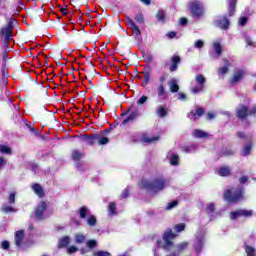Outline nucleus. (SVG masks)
<instances>
[{
    "instance_id": "obj_20",
    "label": "nucleus",
    "mask_w": 256,
    "mask_h": 256,
    "mask_svg": "<svg viewBox=\"0 0 256 256\" xmlns=\"http://www.w3.org/2000/svg\"><path fill=\"white\" fill-rule=\"evenodd\" d=\"M245 76V71L243 70H238L234 73L233 78L231 80V83L234 85V83H239L240 80L243 79Z\"/></svg>"
},
{
    "instance_id": "obj_48",
    "label": "nucleus",
    "mask_w": 256,
    "mask_h": 256,
    "mask_svg": "<svg viewBox=\"0 0 256 256\" xmlns=\"http://www.w3.org/2000/svg\"><path fill=\"white\" fill-rule=\"evenodd\" d=\"M151 81V74L149 72H144V83L145 85H149Z\"/></svg>"
},
{
    "instance_id": "obj_63",
    "label": "nucleus",
    "mask_w": 256,
    "mask_h": 256,
    "mask_svg": "<svg viewBox=\"0 0 256 256\" xmlns=\"http://www.w3.org/2000/svg\"><path fill=\"white\" fill-rule=\"evenodd\" d=\"M5 165V159L0 156V169L3 168Z\"/></svg>"
},
{
    "instance_id": "obj_50",
    "label": "nucleus",
    "mask_w": 256,
    "mask_h": 256,
    "mask_svg": "<svg viewBox=\"0 0 256 256\" xmlns=\"http://www.w3.org/2000/svg\"><path fill=\"white\" fill-rule=\"evenodd\" d=\"M148 99H149V98H148L147 96L143 95L142 97H140V98L138 99L137 104H138V105H144V103H147V100H148Z\"/></svg>"
},
{
    "instance_id": "obj_51",
    "label": "nucleus",
    "mask_w": 256,
    "mask_h": 256,
    "mask_svg": "<svg viewBox=\"0 0 256 256\" xmlns=\"http://www.w3.org/2000/svg\"><path fill=\"white\" fill-rule=\"evenodd\" d=\"M77 251H78L77 246H70V247H68V249H67V253H68L69 255H73V253H77Z\"/></svg>"
},
{
    "instance_id": "obj_23",
    "label": "nucleus",
    "mask_w": 256,
    "mask_h": 256,
    "mask_svg": "<svg viewBox=\"0 0 256 256\" xmlns=\"http://www.w3.org/2000/svg\"><path fill=\"white\" fill-rule=\"evenodd\" d=\"M177 79L173 78L169 81L168 85L171 93H177L179 91V84H177Z\"/></svg>"
},
{
    "instance_id": "obj_57",
    "label": "nucleus",
    "mask_w": 256,
    "mask_h": 256,
    "mask_svg": "<svg viewBox=\"0 0 256 256\" xmlns=\"http://www.w3.org/2000/svg\"><path fill=\"white\" fill-rule=\"evenodd\" d=\"M238 23L241 27H244V25H247V17H241Z\"/></svg>"
},
{
    "instance_id": "obj_30",
    "label": "nucleus",
    "mask_w": 256,
    "mask_h": 256,
    "mask_svg": "<svg viewBox=\"0 0 256 256\" xmlns=\"http://www.w3.org/2000/svg\"><path fill=\"white\" fill-rule=\"evenodd\" d=\"M3 213H17V209H15L13 206L4 204L2 206Z\"/></svg>"
},
{
    "instance_id": "obj_16",
    "label": "nucleus",
    "mask_w": 256,
    "mask_h": 256,
    "mask_svg": "<svg viewBox=\"0 0 256 256\" xmlns=\"http://www.w3.org/2000/svg\"><path fill=\"white\" fill-rule=\"evenodd\" d=\"M192 137L195 139H207V137H209V133L203 130L195 129L192 131Z\"/></svg>"
},
{
    "instance_id": "obj_60",
    "label": "nucleus",
    "mask_w": 256,
    "mask_h": 256,
    "mask_svg": "<svg viewBox=\"0 0 256 256\" xmlns=\"http://www.w3.org/2000/svg\"><path fill=\"white\" fill-rule=\"evenodd\" d=\"M248 180H249V178L247 176H242L239 181H240L241 185H243V184L247 183Z\"/></svg>"
},
{
    "instance_id": "obj_29",
    "label": "nucleus",
    "mask_w": 256,
    "mask_h": 256,
    "mask_svg": "<svg viewBox=\"0 0 256 256\" xmlns=\"http://www.w3.org/2000/svg\"><path fill=\"white\" fill-rule=\"evenodd\" d=\"M86 223L89 227H95V225H97V218L90 214V216L86 219Z\"/></svg>"
},
{
    "instance_id": "obj_28",
    "label": "nucleus",
    "mask_w": 256,
    "mask_h": 256,
    "mask_svg": "<svg viewBox=\"0 0 256 256\" xmlns=\"http://www.w3.org/2000/svg\"><path fill=\"white\" fill-rule=\"evenodd\" d=\"M95 139H98L97 135H95V136H88V135L82 136V141H85V143H87V145H93V143H95Z\"/></svg>"
},
{
    "instance_id": "obj_3",
    "label": "nucleus",
    "mask_w": 256,
    "mask_h": 256,
    "mask_svg": "<svg viewBox=\"0 0 256 256\" xmlns=\"http://www.w3.org/2000/svg\"><path fill=\"white\" fill-rule=\"evenodd\" d=\"M224 199L225 201H228V203H238V201H243V199H245V190L242 186L227 190L224 193Z\"/></svg>"
},
{
    "instance_id": "obj_12",
    "label": "nucleus",
    "mask_w": 256,
    "mask_h": 256,
    "mask_svg": "<svg viewBox=\"0 0 256 256\" xmlns=\"http://www.w3.org/2000/svg\"><path fill=\"white\" fill-rule=\"evenodd\" d=\"M253 215V211L251 210H238L231 212L230 219L235 221V219H239V217H251Z\"/></svg>"
},
{
    "instance_id": "obj_34",
    "label": "nucleus",
    "mask_w": 256,
    "mask_h": 256,
    "mask_svg": "<svg viewBox=\"0 0 256 256\" xmlns=\"http://www.w3.org/2000/svg\"><path fill=\"white\" fill-rule=\"evenodd\" d=\"M70 239L69 237L65 236L59 240V247L62 249L63 247H67L69 245Z\"/></svg>"
},
{
    "instance_id": "obj_6",
    "label": "nucleus",
    "mask_w": 256,
    "mask_h": 256,
    "mask_svg": "<svg viewBox=\"0 0 256 256\" xmlns=\"http://www.w3.org/2000/svg\"><path fill=\"white\" fill-rule=\"evenodd\" d=\"M156 91L159 103H163V101L167 100V92L165 91V76H161L159 78V83L156 87Z\"/></svg>"
},
{
    "instance_id": "obj_17",
    "label": "nucleus",
    "mask_w": 256,
    "mask_h": 256,
    "mask_svg": "<svg viewBox=\"0 0 256 256\" xmlns=\"http://www.w3.org/2000/svg\"><path fill=\"white\" fill-rule=\"evenodd\" d=\"M204 110L203 108H197L196 111H192L188 114V118H190L191 121H197L201 115H203Z\"/></svg>"
},
{
    "instance_id": "obj_64",
    "label": "nucleus",
    "mask_w": 256,
    "mask_h": 256,
    "mask_svg": "<svg viewBox=\"0 0 256 256\" xmlns=\"http://www.w3.org/2000/svg\"><path fill=\"white\" fill-rule=\"evenodd\" d=\"M187 23V18L180 19V25H185Z\"/></svg>"
},
{
    "instance_id": "obj_46",
    "label": "nucleus",
    "mask_w": 256,
    "mask_h": 256,
    "mask_svg": "<svg viewBox=\"0 0 256 256\" xmlns=\"http://www.w3.org/2000/svg\"><path fill=\"white\" fill-rule=\"evenodd\" d=\"M86 247H89V249H93V247H97V240H88L86 242Z\"/></svg>"
},
{
    "instance_id": "obj_54",
    "label": "nucleus",
    "mask_w": 256,
    "mask_h": 256,
    "mask_svg": "<svg viewBox=\"0 0 256 256\" xmlns=\"http://www.w3.org/2000/svg\"><path fill=\"white\" fill-rule=\"evenodd\" d=\"M187 245H188L187 242H182V243L177 245V250L178 251H183V249H186Z\"/></svg>"
},
{
    "instance_id": "obj_32",
    "label": "nucleus",
    "mask_w": 256,
    "mask_h": 256,
    "mask_svg": "<svg viewBox=\"0 0 256 256\" xmlns=\"http://www.w3.org/2000/svg\"><path fill=\"white\" fill-rule=\"evenodd\" d=\"M72 159L73 161H79V159H83V152L79 150H74L72 152Z\"/></svg>"
},
{
    "instance_id": "obj_1",
    "label": "nucleus",
    "mask_w": 256,
    "mask_h": 256,
    "mask_svg": "<svg viewBox=\"0 0 256 256\" xmlns=\"http://www.w3.org/2000/svg\"><path fill=\"white\" fill-rule=\"evenodd\" d=\"M142 187L151 191V193H159L163 191L165 187H169V180L165 179L163 176H159L155 178L153 182L143 181Z\"/></svg>"
},
{
    "instance_id": "obj_31",
    "label": "nucleus",
    "mask_w": 256,
    "mask_h": 256,
    "mask_svg": "<svg viewBox=\"0 0 256 256\" xmlns=\"http://www.w3.org/2000/svg\"><path fill=\"white\" fill-rule=\"evenodd\" d=\"M244 249L247 256H256V250L254 247L246 245Z\"/></svg>"
},
{
    "instance_id": "obj_53",
    "label": "nucleus",
    "mask_w": 256,
    "mask_h": 256,
    "mask_svg": "<svg viewBox=\"0 0 256 256\" xmlns=\"http://www.w3.org/2000/svg\"><path fill=\"white\" fill-rule=\"evenodd\" d=\"M1 247H2V249H4L5 251H7V249H9V247H10L9 241H7V240L2 241V242H1Z\"/></svg>"
},
{
    "instance_id": "obj_39",
    "label": "nucleus",
    "mask_w": 256,
    "mask_h": 256,
    "mask_svg": "<svg viewBox=\"0 0 256 256\" xmlns=\"http://www.w3.org/2000/svg\"><path fill=\"white\" fill-rule=\"evenodd\" d=\"M142 141L143 143H155V141H159V137H144Z\"/></svg>"
},
{
    "instance_id": "obj_25",
    "label": "nucleus",
    "mask_w": 256,
    "mask_h": 256,
    "mask_svg": "<svg viewBox=\"0 0 256 256\" xmlns=\"http://www.w3.org/2000/svg\"><path fill=\"white\" fill-rule=\"evenodd\" d=\"M216 173L220 177H229L231 174V169L229 167H221L216 171Z\"/></svg>"
},
{
    "instance_id": "obj_18",
    "label": "nucleus",
    "mask_w": 256,
    "mask_h": 256,
    "mask_svg": "<svg viewBox=\"0 0 256 256\" xmlns=\"http://www.w3.org/2000/svg\"><path fill=\"white\" fill-rule=\"evenodd\" d=\"M137 115H139V113H137V111L130 112L127 115V117H125L124 120L122 121V125H127L128 123H133V121H135V119H137Z\"/></svg>"
},
{
    "instance_id": "obj_8",
    "label": "nucleus",
    "mask_w": 256,
    "mask_h": 256,
    "mask_svg": "<svg viewBox=\"0 0 256 256\" xmlns=\"http://www.w3.org/2000/svg\"><path fill=\"white\" fill-rule=\"evenodd\" d=\"M13 31V20H10L8 24L2 28H0V35L4 37V43H9L11 41V37H13V34H11Z\"/></svg>"
},
{
    "instance_id": "obj_13",
    "label": "nucleus",
    "mask_w": 256,
    "mask_h": 256,
    "mask_svg": "<svg viewBox=\"0 0 256 256\" xmlns=\"http://www.w3.org/2000/svg\"><path fill=\"white\" fill-rule=\"evenodd\" d=\"M127 24L130 27V29L133 31V35H135V38L141 39V30H139V27L137 26V24H135V22L131 18L127 19Z\"/></svg>"
},
{
    "instance_id": "obj_44",
    "label": "nucleus",
    "mask_w": 256,
    "mask_h": 256,
    "mask_svg": "<svg viewBox=\"0 0 256 256\" xmlns=\"http://www.w3.org/2000/svg\"><path fill=\"white\" fill-rule=\"evenodd\" d=\"M116 214V204L114 202H111L109 205V215H115Z\"/></svg>"
},
{
    "instance_id": "obj_7",
    "label": "nucleus",
    "mask_w": 256,
    "mask_h": 256,
    "mask_svg": "<svg viewBox=\"0 0 256 256\" xmlns=\"http://www.w3.org/2000/svg\"><path fill=\"white\" fill-rule=\"evenodd\" d=\"M195 81L197 85L191 88V93H193V95H199V93H202L205 89V76H203V74H198L195 77Z\"/></svg>"
},
{
    "instance_id": "obj_62",
    "label": "nucleus",
    "mask_w": 256,
    "mask_h": 256,
    "mask_svg": "<svg viewBox=\"0 0 256 256\" xmlns=\"http://www.w3.org/2000/svg\"><path fill=\"white\" fill-rule=\"evenodd\" d=\"M175 35H177L175 32H169L167 37H169V39H174Z\"/></svg>"
},
{
    "instance_id": "obj_26",
    "label": "nucleus",
    "mask_w": 256,
    "mask_h": 256,
    "mask_svg": "<svg viewBox=\"0 0 256 256\" xmlns=\"http://www.w3.org/2000/svg\"><path fill=\"white\" fill-rule=\"evenodd\" d=\"M181 63V58L177 55L172 56V64L170 66V71H177V65Z\"/></svg>"
},
{
    "instance_id": "obj_49",
    "label": "nucleus",
    "mask_w": 256,
    "mask_h": 256,
    "mask_svg": "<svg viewBox=\"0 0 256 256\" xmlns=\"http://www.w3.org/2000/svg\"><path fill=\"white\" fill-rule=\"evenodd\" d=\"M15 195H16L15 192L10 193V195L8 197V203L10 205L15 204Z\"/></svg>"
},
{
    "instance_id": "obj_40",
    "label": "nucleus",
    "mask_w": 256,
    "mask_h": 256,
    "mask_svg": "<svg viewBox=\"0 0 256 256\" xmlns=\"http://www.w3.org/2000/svg\"><path fill=\"white\" fill-rule=\"evenodd\" d=\"M227 71H229V63L226 62L225 65L219 69L218 73L219 75H225Z\"/></svg>"
},
{
    "instance_id": "obj_24",
    "label": "nucleus",
    "mask_w": 256,
    "mask_h": 256,
    "mask_svg": "<svg viewBox=\"0 0 256 256\" xmlns=\"http://www.w3.org/2000/svg\"><path fill=\"white\" fill-rule=\"evenodd\" d=\"M167 158L170 160V165H179V155L169 152Z\"/></svg>"
},
{
    "instance_id": "obj_52",
    "label": "nucleus",
    "mask_w": 256,
    "mask_h": 256,
    "mask_svg": "<svg viewBox=\"0 0 256 256\" xmlns=\"http://www.w3.org/2000/svg\"><path fill=\"white\" fill-rule=\"evenodd\" d=\"M135 21H137V23H140V24L145 23V19L143 18V15H142V14H137V15L135 16Z\"/></svg>"
},
{
    "instance_id": "obj_11",
    "label": "nucleus",
    "mask_w": 256,
    "mask_h": 256,
    "mask_svg": "<svg viewBox=\"0 0 256 256\" xmlns=\"http://www.w3.org/2000/svg\"><path fill=\"white\" fill-rule=\"evenodd\" d=\"M25 237V232L23 230H19L15 232V245L18 249L25 251L27 247L23 246V239Z\"/></svg>"
},
{
    "instance_id": "obj_47",
    "label": "nucleus",
    "mask_w": 256,
    "mask_h": 256,
    "mask_svg": "<svg viewBox=\"0 0 256 256\" xmlns=\"http://www.w3.org/2000/svg\"><path fill=\"white\" fill-rule=\"evenodd\" d=\"M156 17L159 21H162V22L165 21V11L163 10L158 11Z\"/></svg>"
},
{
    "instance_id": "obj_38",
    "label": "nucleus",
    "mask_w": 256,
    "mask_h": 256,
    "mask_svg": "<svg viewBox=\"0 0 256 256\" xmlns=\"http://www.w3.org/2000/svg\"><path fill=\"white\" fill-rule=\"evenodd\" d=\"M177 205H179V201L174 200V201L167 204L166 210L171 211V209H175V207H177Z\"/></svg>"
},
{
    "instance_id": "obj_56",
    "label": "nucleus",
    "mask_w": 256,
    "mask_h": 256,
    "mask_svg": "<svg viewBox=\"0 0 256 256\" xmlns=\"http://www.w3.org/2000/svg\"><path fill=\"white\" fill-rule=\"evenodd\" d=\"M95 256H111V254L106 251H98L95 253Z\"/></svg>"
},
{
    "instance_id": "obj_55",
    "label": "nucleus",
    "mask_w": 256,
    "mask_h": 256,
    "mask_svg": "<svg viewBox=\"0 0 256 256\" xmlns=\"http://www.w3.org/2000/svg\"><path fill=\"white\" fill-rule=\"evenodd\" d=\"M127 197H129V188L124 189L121 193L122 199H127Z\"/></svg>"
},
{
    "instance_id": "obj_2",
    "label": "nucleus",
    "mask_w": 256,
    "mask_h": 256,
    "mask_svg": "<svg viewBox=\"0 0 256 256\" xmlns=\"http://www.w3.org/2000/svg\"><path fill=\"white\" fill-rule=\"evenodd\" d=\"M175 237L176 235L175 233H173V230L171 229L167 230L163 235L164 244L161 240L156 241L154 255L157 256V251H159V249H165V251H169V249L173 247V239H175Z\"/></svg>"
},
{
    "instance_id": "obj_37",
    "label": "nucleus",
    "mask_w": 256,
    "mask_h": 256,
    "mask_svg": "<svg viewBox=\"0 0 256 256\" xmlns=\"http://www.w3.org/2000/svg\"><path fill=\"white\" fill-rule=\"evenodd\" d=\"M215 211V203L210 202L206 205V213H208V215H211V213H213Z\"/></svg>"
},
{
    "instance_id": "obj_33",
    "label": "nucleus",
    "mask_w": 256,
    "mask_h": 256,
    "mask_svg": "<svg viewBox=\"0 0 256 256\" xmlns=\"http://www.w3.org/2000/svg\"><path fill=\"white\" fill-rule=\"evenodd\" d=\"M0 153H4L5 155H11L13 153V151L11 150V148L7 145H0Z\"/></svg>"
},
{
    "instance_id": "obj_43",
    "label": "nucleus",
    "mask_w": 256,
    "mask_h": 256,
    "mask_svg": "<svg viewBox=\"0 0 256 256\" xmlns=\"http://www.w3.org/2000/svg\"><path fill=\"white\" fill-rule=\"evenodd\" d=\"M174 230L176 231V233H181V231H185V224L184 223L177 224L174 227Z\"/></svg>"
},
{
    "instance_id": "obj_59",
    "label": "nucleus",
    "mask_w": 256,
    "mask_h": 256,
    "mask_svg": "<svg viewBox=\"0 0 256 256\" xmlns=\"http://www.w3.org/2000/svg\"><path fill=\"white\" fill-rule=\"evenodd\" d=\"M215 117H216L215 113H213V112H208L207 113V119L209 121H211V119H215Z\"/></svg>"
},
{
    "instance_id": "obj_21",
    "label": "nucleus",
    "mask_w": 256,
    "mask_h": 256,
    "mask_svg": "<svg viewBox=\"0 0 256 256\" xmlns=\"http://www.w3.org/2000/svg\"><path fill=\"white\" fill-rule=\"evenodd\" d=\"M79 215L80 219H87L91 215V209H89L87 206H82L79 209Z\"/></svg>"
},
{
    "instance_id": "obj_58",
    "label": "nucleus",
    "mask_w": 256,
    "mask_h": 256,
    "mask_svg": "<svg viewBox=\"0 0 256 256\" xmlns=\"http://www.w3.org/2000/svg\"><path fill=\"white\" fill-rule=\"evenodd\" d=\"M245 41H246L247 45H249L250 47H253V40L251 39V37L246 36Z\"/></svg>"
},
{
    "instance_id": "obj_19",
    "label": "nucleus",
    "mask_w": 256,
    "mask_h": 256,
    "mask_svg": "<svg viewBox=\"0 0 256 256\" xmlns=\"http://www.w3.org/2000/svg\"><path fill=\"white\" fill-rule=\"evenodd\" d=\"M213 48L216 53V55L214 56V59H219V57L221 56V53H223V46H221V42L214 41Z\"/></svg>"
},
{
    "instance_id": "obj_36",
    "label": "nucleus",
    "mask_w": 256,
    "mask_h": 256,
    "mask_svg": "<svg viewBox=\"0 0 256 256\" xmlns=\"http://www.w3.org/2000/svg\"><path fill=\"white\" fill-rule=\"evenodd\" d=\"M251 154V144H246L242 150L243 157H247V155Z\"/></svg>"
},
{
    "instance_id": "obj_4",
    "label": "nucleus",
    "mask_w": 256,
    "mask_h": 256,
    "mask_svg": "<svg viewBox=\"0 0 256 256\" xmlns=\"http://www.w3.org/2000/svg\"><path fill=\"white\" fill-rule=\"evenodd\" d=\"M205 235H207V229L205 228H200L196 232L192 247L197 254L201 253L203 247H205Z\"/></svg>"
},
{
    "instance_id": "obj_9",
    "label": "nucleus",
    "mask_w": 256,
    "mask_h": 256,
    "mask_svg": "<svg viewBox=\"0 0 256 256\" xmlns=\"http://www.w3.org/2000/svg\"><path fill=\"white\" fill-rule=\"evenodd\" d=\"M236 113H237V118L238 119H245V117H247V115H255L256 114V106L252 107V109L249 111V109H247V106H238L236 109Z\"/></svg>"
},
{
    "instance_id": "obj_15",
    "label": "nucleus",
    "mask_w": 256,
    "mask_h": 256,
    "mask_svg": "<svg viewBox=\"0 0 256 256\" xmlns=\"http://www.w3.org/2000/svg\"><path fill=\"white\" fill-rule=\"evenodd\" d=\"M216 25L220 29H223L224 31H227V29H229V19H227V16L219 18V19L216 20Z\"/></svg>"
},
{
    "instance_id": "obj_35",
    "label": "nucleus",
    "mask_w": 256,
    "mask_h": 256,
    "mask_svg": "<svg viewBox=\"0 0 256 256\" xmlns=\"http://www.w3.org/2000/svg\"><path fill=\"white\" fill-rule=\"evenodd\" d=\"M197 149H198V146L195 144H192V145L186 146L184 148V151H185V153H195V151H197Z\"/></svg>"
},
{
    "instance_id": "obj_45",
    "label": "nucleus",
    "mask_w": 256,
    "mask_h": 256,
    "mask_svg": "<svg viewBox=\"0 0 256 256\" xmlns=\"http://www.w3.org/2000/svg\"><path fill=\"white\" fill-rule=\"evenodd\" d=\"M194 47L195 49H203V47H205V42H203V40H197L194 43Z\"/></svg>"
},
{
    "instance_id": "obj_10",
    "label": "nucleus",
    "mask_w": 256,
    "mask_h": 256,
    "mask_svg": "<svg viewBox=\"0 0 256 256\" xmlns=\"http://www.w3.org/2000/svg\"><path fill=\"white\" fill-rule=\"evenodd\" d=\"M47 212V203L42 201L35 208L36 219L43 220L46 219L45 213Z\"/></svg>"
},
{
    "instance_id": "obj_14",
    "label": "nucleus",
    "mask_w": 256,
    "mask_h": 256,
    "mask_svg": "<svg viewBox=\"0 0 256 256\" xmlns=\"http://www.w3.org/2000/svg\"><path fill=\"white\" fill-rule=\"evenodd\" d=\"M31 189L35 193V195L39 197V199H43V197H45V189H43V186H41V184L34 183L31 185Z\"/></svg>"
},
{
    "instance_id": "obj_27",
    "label": "nucleus",
    "mask_w": 256,
    "mask_h": 256,
    "mask_svg": "<svg viewBox=\"0 0 256 256\" xmlns=\"http://www.w3.org/2000/svg\"><path fill=\"white\" fill-rule=\"evenodd\" d=\"M156 115L161 119H163V117H167V108H165L164 106H159L158 108H156Z\"/></svg>"
},
{
    "instance_id": "obj_42",
    "label": "nucleus",
    "mask_w": 256,
    "mask_h": 256,
    "mask_svg": "<svg viewBox=\"0 0 256 256\" xmlns=\"http://www.w3.org/2000/svg\"><path fill=\"white\" fill-rule=\"evenodd\" d=\"M75 241L76 243H85V235L83 234H76L75 235Z\"/></svg>"
},
{
    "instance_id": "obj_61",
    "label": "nucleus",
    "mask_w": 256,
    "mask_h": 256,
    "mask_svg": "<svg viewBox=\"0 0 256 256\" xmlns=\"http://www.w3.org/2000/svg\"><path fill=\"white\" fill-rule=\"evenodd\" d=\"M178 99L180 101H185V99H187V95H185V93H179Z\"/></svg>"
},
{
    "instance_id": "obj_41",
    "label": "nucleus",
    "mask_w": 256,
    "mask_h": 256,
    "mask_svg": "<svg viewBox=\"0 0 256 256\" xmlns=\"http://www.w3.org/2000/svg\"><path fill=\"white\" fill-rule=\"evenodd\" d=\"M98 138H96L98 140V144L99 145H107V143H109V138L107 137H99L97 135Z\"/></svg>"
},
{
    "instance_id": "obj_5",
    "label": "nucleus",
    "mask_w": 256,
    "mask_h": 256,
    "mask_svg": "<svg viewBox=\"0 0 256 256\" xmlns=\"http://www.w3.org/2000/svg\"><path fill=\"white\" fill-rule=\"evenodd\" d=\"M189 9L192 17H195V19H200V17L205 15V6L199 1L190 2Z\"/></svg>"
},
{
    "instance_id": "obj_22",
    "label": "nucleus",
    "mask_w": 256,
    "mask_h": 256,
    "mask_svg": "<svg viewBox=\"0 0 256 256\" xmlns=\"http://www.w3.org/2000/svg\"><path fill=\"white\" fill-rule=\"evenodd\" d=\"M227 2L229 17H233V15H235V5H237V0H227Z\"/></svg>"
}]
</instances>
